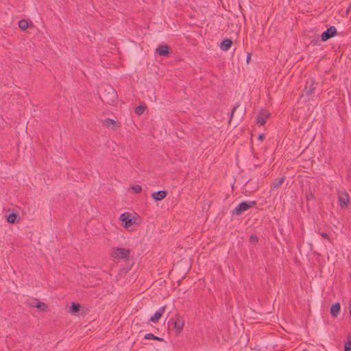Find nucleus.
<instances>
[{"label":"nucleus","instance_id":"bb28decb","mask_svg":"<svg viewBox=\"0 0 351 351\" xmlns=\"http://www.w3.org/2000/svg\"><path fill=\"white\" fill-rule=\"evenodd\" d=\"M320 235L322 236V238L325 239H327L330 241V237H329V234L326 232H322L320 233Z\"/></svg>","mask_w":351,"mask_h":351},{"label":"nucleus","instance_id":"aec40b11","mask_svg":"<svg viewBox=\"0 0 351 351\" xmlns=\"http://www.w3.org/2000/svg\"><path fill=\"white\" fill-rule=\"evenodd\" d=\"M80 305L77 303L72 302L70 306V312L72 313H78L80 310Z\"/></svg>","mask_w":351,"mask_h":351},{"label":"nucleus","instance_id":"7ed1b4c3","mask_svg":"<svg viewBox=\"0 0 351 351\" xmlns=\"http://www.w3.org/2000/svg\"><path fill=\"white\" fill-rule=\"evenodd\" d=\"M130 255V250L122 247H117L113 249L111 256L114 258L128 260Z\"/></svg>","mask_w":351,"mask_h":351},{"label":"nucleus","instance_id":"20e7f679","mask_svg":"<svg viewBox=\"0 0 351 351\" xmlns=\"http://www.w3.org/2000/svg\"><path fill=\"white\" fill-rule=\"evenodd\" d=\"M119 219L122 222L124 223L123 227L125 228H130L136 222L135 217H132L131 214L128 212L121 214Z\"/></svg>","mask_w":351,"mask_h":351},{"label":"nucleus","instance_id":"39448f33","mask_svg":"<svg viewBox=\"0 0 351 351\" xmlns=\"http://www.w3.org/2000/svg\"><path fill=\"white\" fill-rule=\"evenodd\" d=\"M172 324L176 330V335H178L182 332L184 325V321L182 317L179 314H176Z\"/></svg>","mask_w":351,"mask_h":351},{"label":"nucleus","instance_id":"f257e3e1","mask_svg":"<svg viewBox=\"0 0 351 351\" xmlns=\"http://www.w3.org/2000/svg\"><path fill=\"white\" fill-rule=\"evenodd\" d=\"M101 101L108 105H114L118 99L117 93L114 88L108 85L101 93Z\"/></svg>","mask_w":351,"mask_h":351},{"label":"nucleus","instance_id":"5701e85b","mask_svg":"<svg viewBox=\"0 0 351 351\" xmlns=\"http://www.w3.org/2000/svg\"><path fill=\"white\" fill-rule=\"evenodd\" d=\"M348 341L344 344V351H351V336H348Z\"/></svg>","mask_w":351,"mask_h":351},{"label":"nucleus","instance_id":"ddd939ff","mask_svg":"<svg viewBox=\"0 0 351 351\" xmlns=\"http://www.w3.org/2000/svg\"><path fill=\"white\" fill-rule=\"evenodd\" d=\"M341 311V305L339 302H336L330 307V313L332 317H337Z\"/></svg>","mask_w":351,"mask_h":351},{"label":"nucleus","instance_id":"0eeeda50","mask_svg":"<svg viewBox=\"0 0 351 351\" xmlns=\"http://www.w3.org/2000/svg\"><path fill=\"white\" fill-rule=\"evenodd\" d=\"M337 34V29L335 26L327 28L321 35L322 41H326Z\"/></svg>","mask_w":351,"mask_h":351},{"label":"nucleus","instance_id":"1a4fd4ad","mask_svg":"<svg viewBox=\"0 0 351 351\" xmlns=\"http://www.w3.org/2000/svg\"><path fill=\"white\" fill-rule=\"evenodd\" d=\"M156 52L161 56H168L171 53V49L167 45H161L156 48Z\"/></svg>","mask_w":351,"mask_h":351},{"label":"nucleus","instance_id":"7c9ffc66","mask_svg":"<svg viewBox=\"0 0 351 351\" xmlns=\"http://www.w3.org/2000/svg\"><path fill=\"white\" fill-rule=\"evenodd\" d=\"M349 314L351 316V299L349 300Z\"/></svg>","mask_w":351,"mask_h":351},{"label":"nucleus","instance_id":"f3484780","mask_svg":"<svg viewBox=\"0 0 351 351\" xmlns=\"http://www.w3.org/2000/svg\"><path fill=\"white\" fill-rule=\"evenodd\" d=\"M31 306L36 307L43 312H45L48 309L47 305L45 303L41 302H38L35 305L31 304Z\"/></svg>","mask_w":351,"mask_h":351},{"label":"nucleus","instance_id":"c85d7f7f","mask_svg":"<svg viewBox=\"0 0 351 351\" xmlns=\"http://www.w3.org/2000/svg\"><path fill=\"white\" fill-rule=\"evenodd\" d=\"M258 138L261 141H263L265 138V136L263 134H261L258 135Z\"/></svg>","mask_w":351,"mask_h":351},{"label":"nucleus","instance_id":"f8f14e48","mask_svg":"<svg viewBox=\"0 0 351 351\" xmlns=\"http://www.w3.org/2000/svg\"><path fill=\"white\" fill-rule=\"evenodd\" d=\"M167 195V192L165 190L154 192L152 193V197L156 201H160L165 199Z\"/></svg>","mask_w":351,"mask_h":351},{"label":"nucleus","instance_id":"6e6552de","mask_svg":"<svg viewBox=\"0 0 351 351\" xmlns=\"http://www.w3.org/2000/svg\"><path fill=\"white\" fill-rule=\"evenodd\" d=\"M317 85V84L315 83L313 80L307 81L303 92L306 95H311L313 94Z\"/></svg>","mask_w":351,"mask_h":351},{"label":"nucleus","instance_id":"393cba45","mask_svg":"<svg viewBox=\"0 0 351 351\" xmlns=\"http://www.w3.org/2000/svg\"><path fill=\"white\" fill-rule=\"evenodd\" d=\"M250 241L251 243H256L258 242V237L256 234H252L250 238Z\"/></svg>","mask_w":351,"mask_h":351},{"label":"nucleus","instance_id":"4be33fe9","mask_svg":"<svg viewBox=\"0 0 351 351\" xmlns=\"http://www.w3.org/2000/svg\"><path fill=\"white\" fill-rule=\"evenodd\" d=\"M146 108V106L139 105L135 108V113L137 115H141Z\"/></svg>","mask_w":351,"mask_h":351},{"label":"nucleus","instance_id":"f03ea898","mask_svg":"<svg viewBox=\"0 0 351 351\" xmlns=\"http://www.w3.org/2000/svg\"><path fill=\"white\" fill-rule=\"evenodd\" d=\"M256 205L255 201L242 202L233 210L232 214L241 215L248 209L255 207Z\"/></svg>","mask_w":351,"mask_h":351},{"label":"nucleus","instance_id":"412c9836","mask_svg":"<svg viewBox=\"0 0 351 351\" xmlns=\"http://www.w3.org/2000/svg\"><path fill=\"white\" fill-rule=\"evenodd\" d=\"M144 338L145 339H153V340H156V341H163L162 338H160V337H158L157 336H155L152 333H147L144 336Z\"/></svg>","mask_w":351,"mask_h":351},{"label":"nucleus","instance_id":"9d476101","mask_svg":"<svg viewBox=\"0 0 351 351\" xmlns=\"http://www.w3.org/2000/svg\"><path fill=\"white\" fill-rule=\"evenodd\" d=\"M269 117V113L267 110H262L256 117V123L261 125H263Z\"/></svg>","mask_w":351,"mask_h":351},{"label":"nucleus","instance_id":"2eb2a0df","mask_svg":"<svg viewBox=\"0 0 351 351\" xmlns=\"http://www.w3.org/2000/svg\"><path fill=\"white\" fill-rule=\"evenodd\" d=\"M232 45V41L230 39H224L221 43L220 47L223 51H228L230 49Z\"/></svg>","mask_w":351,"mask_h":351},{"label":"nucleus","instance_id":"473e14b6","mask_svg":"<svg viewBox=\"0 0 351 351\" xmlns=\"http://www.w3.org/2000/svg\"><path fill=\"white\" fill-rule=\"evenodd\" d=\"M350 7H349V8H348V10H346V12H348L350 11Z\"/></svg>","mask_w":351,"mask_h":351},{"label":"nucleus","instance_id":"dca6fc26","mask_svg":"<svg viewBox=\"0 0 351 351\" xmlns=\"http://www.w3.org/2000/svg\"><path fill=\"white\" fill-rule=\"evenodd\" d=\"M285 178V176L276 178L272 184V189H275L279 188L281 186V184L284 182Z\"/></svg>","mask_w":351,"mask_h":351},{"label":"nucleus","instance_id":"423d86ee","mask_svg":"<svg viewBox=\"0 0 351 351\" xmlns=\"http://www.w3.org/2000/svg\"><path fill=\"white\" fill-rule=\"evenodd\" d=\"M338 199L341 208H347L350 202L348 193L346 191H338Z\"/></svg>","mask_w":351,"mask_h":351},{"label":"nucleus","instance_id":"a878e982","mask_svg":"<svg viewBox=\"0 0 351 351\" xmlns=\"http://www.w3.org/2000/svg\"><path fill=\"white\" fill-rule=\"evenodd\" d=\"M239 106V104H238V103H237V104H236L234 106V107H233V108H232V112H231V116H230V121H231V119H232L233 114H234V113L235 110H237V108Z\"/></svg>","mask_w":351,"mask_h":351},{"label":"nucleus","instance_id":"b1692460","mask_svg":"<svg viewBox=\"0 0 351 351\" xmlns=\"http://www.w3.org/2000/svg\"><path fill=\"white\" fill-rule=\"evenodd\" d=\"M132 190L135 193H139L142 191V187L140 185H134L132 187Z\"/></svg>","mask_w":351,"mask_h":351},{"label":"nucleus","instance_id":"2f4dec72","mask_svg":"<svg viewBox=\"0 0 351 351\" xmlns=\"http://www.w3.org/2000/svg\"><path fill=\"white\" fill-rule=\"evenodd\" d=\"M317 42H318V40H311V43H313L314 45H316Z\"/></svg>","mask_w":351,"mask_h":351},{"label":"nucleus","instance_id":"9b49d317","mask_svg":"<svg viewBox=\"0 0 351 351\" xmlns=\"http://www.w3.org/2000/svg\"><path fill=\"white\" fill-rule=\"evenodd\" d=\"M166 308V306H163L161 308H160L154 315L150 317V321L153 323H157L158 322L159 319L162 317L165 311Z\"/></svg>","mask_w":351,"mask_h":351},{"label":"nucleus","instance_id":"6ab92c4d","mask_svg":"<svg viewBox=\"0 0 351 351\" xmlns=\"http://www.w3.org/2000/svg\"><path fill=\"white\" fill-rule=\"evenodd\" d=\"M29 27V22L25 19H21L19 21V27L21 30H25Z\"/></svg>","mask_w":351,"mask_h":351},{"label":"nucleus","instance_id":"c756f323","mask_svg":"<svg viewBox=\"0 0 351 351\" xmlns=\"http://www.w3.org/2000/svg\"><path fill=\"white\" fill-rule=\"evenodd\" d=\"M250 59H251V53H248L247 56V63L250 62Z\"/></svg>","mask_w":351,"mask_h":351},{"label":"nucleus","instance_id":"cd10ccee","mask_svg":"<svg viewBox=\"0 0 351 351\" xmlns=\"http://www.w3.org/2000/svg\"><path fill=\"white\" fill-rule=\"evenodd\" d=\"M306 197L307 200H309L311 199H313L314 197V195L311 192H310L306 195Z\"/></svg>","mask_w":351,"mask_h":351},{"label":"nucleus","instance_id":"a211bd4d","mask_svg":"<svg viewBox=\"0 0 351 351\" xmlns=\"http://www.w3.org/2000/svg\"><path fill=\"white\" fill-rule=\"evenodd\" d=\"M19 217V215L18 213H12L10 214H9L7 217V221L9 223H14L16 222V219Z\"/></svg>","mask_w":351,"mask_h":351},{"label":"nucleus","instance_id":"4468645a","mask_svg":"<svg viewBox=\"0 0 351 351\" xmlns=\"http://www.w3.org/2000/svg\"><path fill=\"white\" fill-rule=\"evenodd\" d=\"M104 124L107 127L112 126L113 130H117L121 126L119 122L108 118L104 121Z\"/></svg>","mask_w":351,"mask_h":351}]
</instances>
